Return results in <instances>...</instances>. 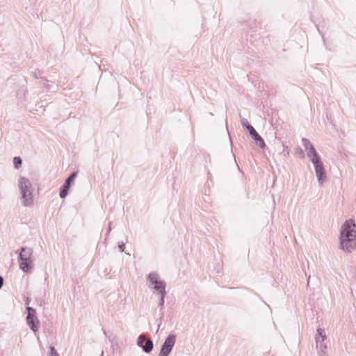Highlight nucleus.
I'll return each mask as SVG.
<instances>
[{"label": "nucleus", "mask_w": 356, "mask_h": 356, "mask_svg": "<svg viewBox=\"0 0 356 356\" xmlns=\"http://www.w3.org/2000/svg\"><path fill=\"white\" fill-rule=\"evenodd\" d=\"M327 339L325 332L322 328H318L315 337L316 346L319 344H325V341Z\"/></svg>", "instance_id": "ddd939ff"}, {"label": "nucleus", "mask_w": 356, "mask_h": 356, "mask_svg": "<svg viewBox=\"0 0 356 356\" xmlns=\"http://www.w3.org/2000/svg\"><path fill=\"white\" fill-rule=\"evenodd\" d=\"M161 297H160V299H159V305L161 307H163V305H164V298H165V296L166 294V292L164 293L163 294L162 293H159Z\"/></svg>", "instance_id": "dca6fc26"}, {"label": "nucleus", "mask_w": 356, "mask_h": 356, "mask_svg": "<svg viewBox=\"0 0 356 356\" xmlns=\"http://www.w3.org/2000/svg\"><path fill=\"white\" fill-rule=\"evenodd\" d=\"M49 356H59L54 347H50V355Z\"/></svg>", "instance_id": "f3484780"}, {"label": "nucleus", "mask_w": 356, "mask_h": 356, "mask_svg": "<svg viewBox=\"0 0 356 356\" xmlns=\"http://www.w3.org/2000/svg\"><path fill=\"white\" fill-rule=\"evenodd\" d=\"M111 231V224H110L109 227H108V231H107V233H106V235H108V234L110 233Z\"/></svg>", "instance_id": "5701e85b"}, {"label": "nucleus", "mask_w": 356, "mask_h": 356, "mask_svg": "<svg viewBox=\"0 0 356 356\" xmlns=\"http://www.w3.org/2000/svg\"><path fill=\"white\" fill-rule=\"evenodd\" d=\"M102 356H103V353H102Z\"/></svg>", "instance_id": "b1692460"}, {"label": "nucleus", "mask_w": 356, "mask_h": 356, "mask_svg": "<svg viewBox=\"0 0 356 356\" xmlns=\"http://www.w3.org/2000/svg\"><path fill=\"white\" fill-rule=\"evenodd\" d=\"M314 168L318 184L323 185L327 180L324 165H317L316 168Z\"/></svg>", "instance_id": "f8f14e48"}, {"label": "nucleus", "mask_w": 356, "mask_h": 356, "mask_svg": "<svg viewBox=\"0 0 356 356\" xmlns=\"http://www.w3.org/2000/svg\"><path fill=\"white\" fill-rule=\"evenodd\" d=\"M18 188L21 195V201L24 207H32L33 205V188L30 179L24 177H20L18 179Z\"/></svg>", "instance_id": "f257e3e1"}, {"label": "nucleus", "mask_w": 356, "mask_h": 356, "mask_svg": "<svg viewBox=\"0 0 356 356\" xmlns=\"http://www.w3.org/2000/svg\"><path fill=\"white\" fill-rule=\"evenodd\" d=\"M340 248L345 252H351L356 248V238H339Z\"/></svg>", "instance_id": "6e6552de"}, {"label": "nucleus", "mask_w": 356, "mask_h": 356, "mask_svg": "<svg viewBox=\"0 0 356 356\" xmlns=\"http://www.w3.org/2000/svg\"><path fill=\"white\" fill-rule=\"evenodd\" d=\"M316 346L318 350V356H327V346L326 343L319 344L318 346Z\"/></svg>", "instance_id": "4468645a"}, {"label": "nucleus", "mask_w": 356, "mask_h": 356, "mask_svg": "<svg viewBox=\"0 0 356 356\" xmlns=\"http://www.w3.org/2000/svg\"><path fill=\"white\" fill-rule=\"evenodd\" d=\"M175 341L176 336L173 334H169L162 345L161 350L165 353H170L175 346Z\"/></svg>", "instance_id": "9b49d317"}, {"label": "nucleus", "mask_w": 356, "mask_h": 356, "mask_svg": "<svg viewBox=\"0 0 356 356\" xmlns=\"http://www.w3.org/2000/svg\"><path fill=\"white\" fill-rule=\"evenodd\" d=\"M3 284V279L1 276H0V289L2 287Z\"/></svg>", "instance_id": "4be33fe9"}, {"label": "nucleus", "mask_w": 356, "mask_h": 356, "mask_svg": "<svg viewBox=\"0 0 356 356\" xmlns=\"http://www.w3.org/2000/svg\"><path fill=\"white\" fill-rule=\"evenodd\" d=\"M124 246H125V244L124 243H119L118 248H119L120 252H123L124 251Z\"/></svg>", "instance_id": "6ab92c4d"}, {"label": "nucleus", "mask_w": 356, "mask_h": 356, "mask_svg": "<svg viewBox=\"0 0 356 356\" xmlns=\"http://www.w3.org/2000/svg\"><path fill=\"white\" fill-rule=\"evenodd\" d=\"M33 250L22 247L19 254V267L24 273H31L34 268Z\"/></svg>", "instance_id": "f03ea898"}, {"label": "nucleus", "mask_w": 356, "mask_h": 356, "mask_svg": "<svg viewBox=\"0 0 356 356\" xmlns=\"http://www.w3.org/2000/svg\"><path fill=\"white\" fill-rule=\"evenodd\" d=\"M169 353H165L161 350H160V352H159V356H168Z\"/></svg>", "instance_id": "aec40b11"}, {"label": "nucleus", "mask_w": 356, "mask_h": 356, "mask_svg": "<svg viewBox=\"0 0 356 356\" xmlns=\"http://www.w3.org/2000/svg\"><path fill=\"white\" fill-rule=\"evenodd\" d=\"M28 311V315L26 316V322L29 327L34 332H36L38 330L39 321L36 317V311L32 307H28L26 308Z\"/></svg>", "instance_id": "0eeeda50"}, {"label": "nucleus", "mask_w": 356, "mask_h": 356, "mask_svg": "<svg viewBox=\"0 0 356 356\" xmlns=\"http://www.w3.org/2000/svg\"><path fill=\"white\" fill-rule=\"evenodd\" d=\"M241 124L243 127L246 128L252 138L255 141V143L258 145L261 148H264L265 143L260 135L256 131L254 127L250 124L248 120L245 118H241Z\"/></svg>", "instance_id": "423d86ee"}, {"label": "nucleus", "mask_w": 356, "mask_h": 356, "mask_svg": "<svg viewBox=\"0 0 356 356\" xmlns=\"http://www.w3.org/2000/svg\"><path fill=\"white\" fill-rule=\"evenodd\" d=\"M339 238H356V225L353 220H347L342 224Z\"/></svg>", "instance_id": "39448f33"}, {"label": "nucleus", "mask_w": 356, "mask_h": 356, "mask_svg": "<svg viewBox=\"0 0 356 356\" xmlns=\"http://www.w3.org/2000/svg\"><path fill=\"white\" fill-rule=\"evenodd\" d=\"M147 281L149 286L159 293L163 294L165 293V283L159 279V275L156 273H150L147 276Z\"/></svg>", "instance_id": "20e7f679"}, {"label": "nucleus", "mask_w": 356, "mask_h": 356, "mask_svg": "<svg viewBox=\"0 0 356 356\" xmlns=\"http://www.w3.org/2000/svg\"><path fill=\"white\" fill-rule=\"evenodd\" d=\"M169 353H165L161 350H160V352H159V356H168Z\"/></svg>", "instance_id": "412c9836"}, {"label": "nucleus", "mask_w": 356, "mask_h": 356, "mask_svg": "<svg viewBox=\"0 0 356 356\" xmlns=\"http://www.w3.org/2000/svg\"><path fill=\"white\" fill-rule=\"evenodd\" d=\"M76 172H73L70 175L69 177H67L63 185L60 188L59 195L61 198H65L68 193V190L70 187V184L72 181V180L76 177Z\"/></svg>", "instance_id": "9d476101"}, {"label": "nucleus", "mask_w": 356, "mask_h": 356, "mask_svg": "<svg viewBox=\"0 0 356 356\" xmlns=\"http://www.w3.org/2000/svg\"><path fill=\"white\" fill-rule=\"evenodd\" d=\"M282 147H283V153L284 154V156H289V151L287 150L288 149V146L285 144H283L282 145Z\"/></svg>", "instance_id": "a211bd4d"}, {"label": "nucleus", "mask_w": 356, "mask_h": 356, "mask_svg": "<svg viewBox=\"0 0 356 356\" xmlns=\"http://www.w3.org/2000/svg\"><path fill=\"white\" fill-rule=\"evenodd\" d=\"M137 344L142 348L145 353H149L153 349V342L151 339H147L144 335H140L137 340Z\"/></svg>", "instance_id": "1a4fd4ad"}, {"label": "nucleus", "mask_w": 356, "mask_h": 356, "mask_svg": "<svg viewBox=\"0 0 356 356\" xmlns=\"http://www.w3.org/2000/svg\"><path fill=\"white\" fill-rule=\"evenodd\" d=\"M302 144L305 147V151L307 152V156L309 158L312 163L314 164V168L318 165H322L323 163L321 161V157L316 151L311 142L305 138H302Z\"/></svg>", "instance_id": "7ed1b4c3"}, {"label": "nucleus", "mask_w": 356, "mask_h": 356, "mask_svg": "<svg viewBox=\"0 0 356 356\" xmlns=\"http://www.w3.org/2000/svg\"><path fill=\"white\" fill-rule=\"evenodd\" d=\"M13 163L15 168L18 169L22 165V159H20V157H14Z\"/></svg>", "instance_id": "2eb2a0df"}]
</instances>
